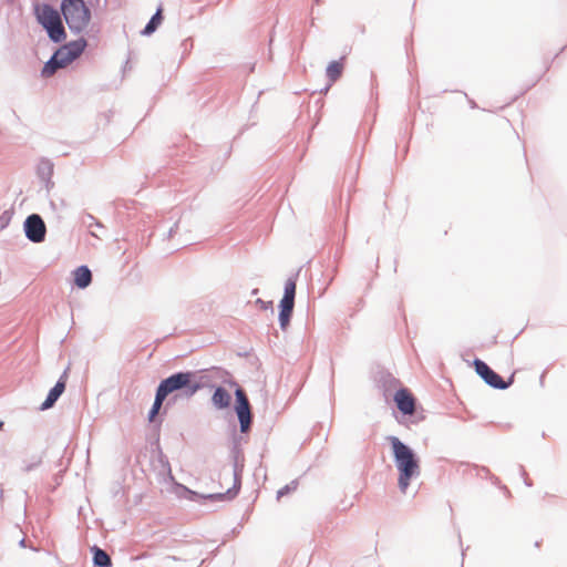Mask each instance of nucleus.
I'll list each match as a JSON object with an SVG mask.
<instances>
[{
	"label": "nucleus",
	"mask_w": 567,
	"mask_h": 567,
	"mask_svg": "<svg viewBox=\"0 0 567 567\" xmlns=\"http://www.w3.org/2000/svg\"><path fill=\"white\" fill-rule=\"evenodd\" d=\"M386 441L392 450L393 462L399 472L398 485L405 493L413 478L421 474L420 457L415 451L398 436L389 435Z\"/></svg>",
	"instance_id": "obj_1"
},
{
	"label": "nucleus",
	"mask_w": 567,
	"mask_h": 567,
	"mask_svg": "<svg viewBox=\"0 0 567 567\" xmlns=\"http://www.w3.org/2000/svg\"><path fill=\"white\" fill-rule=\"evenodd\" d=\"M61 12L73 32L84 31L91 21V11L84 0H62Z\"/></svg>",
	"instance_id": "obj_2"
},
{
	"label": "nucleus",
	"mask_w": 567,
	"mask_h": 567,
	"mask_svg": "<svg viewBox=\"0 0 567 567\" xmlns=\"http://www.w3.org/2000/svg\"><path fill=\"white\" fill-rule=\"evenodd\" d=\"M37 18L42 27L47 30L49 37L54 42L65 39V31L61 21L60 13L48 4L37 8Z\"/></svg>",
	"instance_id": "obj_3"
},
{
	"label": "nucleus",
	"mask_w": 567,
	"mask_h": 567,
	"mask_svg": "<svg viewBox=\"0 0 567 567\" xmlns=\"http://www.w3.org/2000/svg\"><path fill=\"white\" fill-rule=\"evenodd\" d=\"M473 365L475 372L480 378L491 388L496 390H506L513 383L515 379V374L512 373L511 377L505 381L497 372H495L485 361L475 358L473 361Z\"/></svg>",
	"instance_id": "obj_4"
},
{
	"label": "nucleus",
	"mask_w": 567,
	"mask_h": 567,
	"mask_svg": "<svg viewBox=\"0 0 567 567\" xmlns=\"http://www.w3.org/2000/svg\"><path fill=\"white\" fill-rule=\"evenodd\" d=\"M193 373L190 372H179L171 375L169 378L163 380L158 388L157 392L161 393L164 398L168 394L177 391L179 389L188 388L189 394H194L198 389V384H192Z\"/></svg>",
	"instance_id": "obj_5"
},
{
	"label": "nucleus",
	"mask_w": 567,
	"mask_h": 567,
	"mask_svg": "<svg viewBox=\"0 0 567 567\" xmlns=\"http://www.w3.org/2000/svg\"><path fill=\"white\" fill-rule=\"evenodd\" d=\"M86 40L80 38L75 41L62 45L54 54L60 60V64L68 66L78 59L86 48Z\"/></svg>",
	"instance_id": "obj_6"
},
{
	"label": "nucleus",
	"mask_w": 567,
	"mask_h": 567,
	"mask_svg": "<svg viewBox=\"0 0 567 567\" xmlns=\"http://www.w3.org/2000/svg\"><path fill=\"white\" fill-rule=\"evenodd\" d=\"M25 236L33 243H42L45 237V224L42 218L37 215H30L24 221Z\"/></svg>",
	"instance_id": "obj_7"
},
{
	"label": "nucleus",
	"mask_w": 567,
	"mask_h": 567,
	"mask_svg": "<svg viewBox=\"0 0 567 567\" xmlns=\"http://www.w3.org/2000/svg\"><path fill=\"white\" fill-rule=\"evenodd\" d=\"M398 410L403 415H412L415 411V399L406 388H400L393 394Z\"/></svg>",
	"instance_id": "obj_8"
},
{
	"label": "nucleus",
	"mask_w": 567,
	"mask_h": 567,
	"mask_svg": "<svg viewBox=\"0 0 567 567\" xmlns=\"http://www.w3.org/2000/svg\"><path fill=\"white\" fill-rule=\"evenodd\" d=\"M375 381L385 400L399 390L400 381L388 371H379Z\"/></svg>",
	"instance_id": "obj_9"
},
{
	"label": "nucleus",
	"mask_w": 567,
	"mask_h": 567,
	"mask_svg": "<svg viewBox=\"0 0 567 567\" xmlns=\"http://www.w3.org/2000/svg\"><path fill=\"white\" fill-rule=\"evenodd\" d=\"M66 380H68V374H66V372H64L61 375V378L59 379V381L56 382V384L50 390L47 399L44 400V402L41 405L42 410H48L54 405V403L58 401V399L62 395V393L65 390Z\"/></svg>",
	"instance_id": "obj_10"
},
{
	"label": "nucleus",
	"mask_w": 567,
	"mask_h": 567,
	"mask_svg": "<svg viewBox=\"0 0 567 567\" xmlns=\"http://www.w3.org/2000/svg\"><path fill=\"white\" fill-rule=\"evenodd\" d=\"M236 396L238 400V405L236 406L238 419L240 422L241 432L248 431V400L246 398L245 391L243 389H238L236 391Z\"/></svg>",
	"instance_id": "obj_11"
},
{
	"label": "nucleus",
	"mask_w": 567,
	"mask_h": 567,
	"mask_svg": "<svg viewBox=\"0 0 567 567\" xmlns=\"http://www.w3.org/2000/svg\"><path fill=\"white\" fill-rule=\"evenodd\" d=\"M297 276H291L286 280L280 305L295 306Z\"/></svg>",
	"instance_id": "obj_12"
},
{
	"label": "nucleus",
	"mask_w": 567,
	"mask_h": 567,
	"mask_svg": "<svg viewBox=\"0 0 567 567\" xmlns=\"http://www.w3.org/2000/svg\"><path fill=\"white\" fill-rule=\"evenodd\" d=\"M73 278L75 286L83 289L91 284L92 274L86 266H81L73 271Z\"/></svg>",
	"instance_id": "obj_13"
},
{
	"label": "nucleus",
	"mask_w": 567,
	"mask_h": 567,
	"mask_svg": "<svg viewBox=\"0 0 567 567\" xmlns=\"http://www.w3.org/2000/svg\"><path fill=\"white\" fill-rule=\"evenodd\" d=\"M295 306L280 305L279 303V315L278 321L282 331H286L290 324V320L292 318Z\"/></svg>",
	"instance_id": "obj_14"
},
{
	"label": "nucleus",
	"mask_w": 567,
	"mask_h": 567,
	"mask_svg": "<svg viewBox=\"0 0 567 567\" xmlns=\"http://www.w3.org/2000/svg\"><path fill=\"white\" fill-rule=\"evenodd\" d=\"M342 71H343V64H342V61L339 60H334V61H331L327 69H326V74L329 79V81L331 83L336 82L337 80H339L342 75Z\"/></svg>",
	"instance_id": "obj_15"
},
{
	"label": "nucleus",
	"mask_w": 567,
	"mask_h": 567,
	"mask_svg": "<svg viewBox=\"0 0 567 567\" xmlns=\"http://www.w3.org/2000/svg\"><path fill=\"white\" fill-rule=\"evenodd\" d=\"M92 551H93V561H94L95 566L110 567L112 565L111 558L106 551H104L103 549H101L96 546L92 547Z\"/></svg>",
	"instance_id": "obj_16"
},
{
	"label": "nucleus",
	"mask_w": 567,
	"mask_h": 567,
	"mask_svg": "<svg viewBox=\"0 0 567 567\" xmlns=\"http://www.w3.org/2000/svg\"><path fill=\"white\" fill-rule=\"evenodd\" d=\"M254 383L257 392L255 401L259 400L261 405L266 408L268 394L267 391L264 389L265 380L262 378V373L257 374V378L255 379Z\"/></svg>",
	"instance_id": "obj_17"
},
{
	"label": "nucleus",
	"mask_w": 567,
	"mask_h": 567,
	"mask_svg": "<svg viewBox=\"0 0 567 567\" xmlns=\"http://www.w3.org/2000/svg\"><path fill=\"white\" fill-rule=\"evenodd\" d=\"M213 402L217 408H226L230 403V395L225 389L217 388L213 395Z\"/></svg>",
	"instance_id": "obj_18"
},
{
	"label": "nucleus",
	"mask_w": 567,
	"mask_h": 567,
	"mask_svg": "<svg viewBox=\"0 0 567 567\" xmlns=\"http://www.w3.org/2000/svg\"><path fill=\"white\" fill-rule=\"evenodd\" d=\"M65 68L64 65L60 64V60L55 58V54L52 55V58L44 64L41 74L44 78L52 76L58 69Z\"/></svg>",
	"instance_id": "obj_19"
},
{
	"label": "nucleus",
	"mask_w": 567,
	"mask_h": 567,
	"mask_svg": "<svg viewBox=\"0 0 567 567\" xmlns=\"http://www.w3.org/2000/svg\"><path fill=\"white\" fill-rule=\"evenodd\" d=\"M163 9L159 7L156 11V13L152 17L150 22L146 24L145 29L143 30V34H152L162 23L163 16H162Z\"/></svg>",
	"instance_id": "obj_20"
},
{
	"label": "nucleus",
	"mask_w": 567,
	"mask_h": 567,
	"mask_svg": "<svg viewBox=\"0 0 567 567\" xmlns=\"http://www.w3.org/2000/svg\"><path fill=\"white\" fill-rule=\"evenodd\" d=\"M165 399H166V398H164L161 393H158V392L156 391L155 401H154V404H153V406H152V409H151V411H150V415H148V420H150L151 422H153V421H154V419H155L156 414L158 413V411H159V409H161V406H162V404H163V401H164Z\"/></svg>",
	"instance_id": "obj_21"
},
{
	"label": "nucleus",
	"mask_w": 567,
	"mask_h": 567,
	"mask_svg": "<svg viewBox=\"0 0 567 567\" xmlns=\"http://www.w3.org/2000/svg\"><path fill=\"white\" fill-rule=\"evenodd\" d=\"M298 484H299L298 480H293L290 483H288L287 485H285L284 487L279 488L277 492V498L280 499L284 496H287V495L291 494L292 492H295L298 487Z\"/></svg>",
	"instance_id": "obj_22"
},
{
	"label": "nucleus",
	"mask_w": 567,
	"mask_h": 567,
	"mask_svg": "<svg viewBox=\"0 0 567 567\" xmlns=\"http://www.w3.org/2000/svg\"><path fill=\"white\" fill-rule=\"evenodd\" d=\"M255 305L257 307H259L261 310H270V313L274 316V307H272V301H266L261 298H257L255 300Z\"/></svg>",
	"instance_id": "obj_23"
},
{
	"label": "nucleus",
	"mask_w": 567,
	"mask_h": 567,
	"mask_svg": "<svg viewBox=\"0 0 567 567\" xmlns=\"http://www.w3.org/2000/svg\"><path fill=\"white\" fill-rule=\"evenodd\" d=\"M476 468L478 471L477 475H482L483 474L484 477H486V478L491 477L492 473H491L488 467H486V466H476Z\"/></svg>",
	"instance_id": "obj_24"
},
{
	"label": "nucleus",
	"mask_w": 567,
	"mask_h": 567,
	"mask_svg": "<svg viewBox=\"0 0 567 567\" xmlns=\"http://www.w3.org/2000/svg\"><path fill=\"white\" fill-rule=\"evenodd\" d=\"M41 463V457H37L32 464H27L24 466V471H31L32 468L37 467Z\"/></svg>",
	"instance_id": "obj_25"
},
{
	"label": "nucleus",
	"mask_w": 567,
	"mask_h": 567,
	"mask_svg": "<svg viewBox=\"0 0 567 567\" xmlns=\"http://www.w3.org/2000/svg\"><path fill=\"white\" fill-rule=\"evenodd\" d=\"M519 471H520L522 476L524 477L525 484L527 486H532V482L528 478H526V471H525V468L523 466H519Z\"/></svg>",
	"instance_id": "obj_26"
},
{
	"label": "nucleus",
	"mask_w": 567,
	"mask_h": 567,
	"mask_svg": "<svg viewBox=\"0 0 567 567\" xmlns=\"http://www.w3.org/2000/svg\"><path fill=\"white\" fill-rule=\"evenodd\" d=\"M249 364H250V368H252V367L258 368L259 360H258L257 358H252V355L250 354V361H249Z\"/></svg>",
	"instance_id": "obj_27"
},
{
	"label": "nucleus",
	"mask_w": 567,
	"mask_h": 567,
	"mask_svg": "<svg viewBox=\"0 0 567 567\" xmlns=\"http://www.w3.org/2000/svg\"><path fill=\"white\" fill-rule=\"evenodd\" d=\"M488 480H491V482H492L494 485H496V486H498V485H499V483H501L499 478H498L497 476L493 475V474L491 475V477H489Z\"/></svg>",
	"instance_id": "obj_28"
},
{
	"label": "nucleus",
	"mask_w": 567,
	"mask_h": 567,
	"mask_svg": "<svg viewBox=\"0 0 567 567\" xmlns=\"http://www.w3.org/2000/svg\"><path fill=\"white\" fill-rule=\"evenodd\" d=\"M227 494H230V489H227L225 493L224 492L216 493L215 495L218 496V497H221V496L227 495Z\"/></svg>",
	"instance_id": "obj_29"
},
{
	"label": "nucleus",
	"mask_w": 567,
	"mask_h": 567,
	"mask_svg": "<svg viewBox=\"0 0 567 567\" xmlns=\"http://www.w3.org/2000/svg\"><path fill=\"white\" fill-rule=\"evenodd\" d=\"M330 86H331V82L327 86H324L320 92L326 94L329 91Z\"/></svg>",
	"instance_id": "obj_30"
},
{
	"label": "nucleus",
	"mask_w": 567,
	"mask_h": 567,
	"mask_svg": "<svg viewBox=\"0 0 567 567\" xmlns=\"http://www.w3.org/2000/svg\"><path fill=\"white\" fill-rule=\"evenodd\" d=\"M501 489L504 491L506 495H511L509 489L505 485L501 486Z\"/></svg>",
	"instance_id": "obj_31"
},
{
	"label": "nucleus",
	"mask_w": 567,
	"mask_h": 567,
	"mask_svg": "<svg viewBox=\"0 0 567 567\" xmlns=\"http://www.w3.org/2000/svg\"><path fill=\"white\" fill-rule=\"evenodd\" d=\"M258 288H255L252 290H250V296H256L258 293Z\"/></svg>",
	"instance_id": "obj_32"
},
{
	"label": "nucleus",
	"mask_w": 567,
	"mask_h": 567,
	"mask_svg": "<svg viewBox=\"0 0 567 567\" xmlns=\"http://www.w3.org/2000/svg\"><path fill=\"white\" fill-rule=\"evenodd\" d=\"M470 104L472 109L476 107V103L473 100H470Z\"/></svg>",
	"instance_id": "obj_33"
},
{
	"label": "nucleus",
	"mask_w": 567,
	"mask_h": 567,
	"mask_svg": "<svg viewBox=\"0 0 567 567\" xmlns=\"http://www.w3.org/2000/svg\"><path fill=\"white\" fill-rule=\"evenodd\" d=\"M252 419H254V415H252V411L250 410V416H249L250 425L252 424Z\"/></svg>",
	"instance_id": "obj_34"
},
{
	"label": "nucleus",
	"mask_w": 567,
	"mask_h": 567,
	"mask_svg": "<svg viewBox=\"0 0 567 567\" xmlns=\"http://www.w3.org/2000/svg\"><path fill=\"white\" fill-rule=\"evenodd\" d=\"M254 69H255V65L250 64V68H249L250 73L254 72Z\"/></svg>",
	"instance_id": "obj_35"
},
{
	"label": "nucleus",
	"mask_w": 567,
	"mask_h": 567,
	"mask_svg": "<svg viewBox=\"0 0 567 567\" xmlns=\"http://www.w3.org/2000/svg\"><path fill=\"white\" fill-rule=\"evenodd\" d=\"M544 377H545V372L542 374L540 377V382L543 383L544 382Z\"/></svg>",
	"instance_id": "obj_36"
},
{
	"label": "nucleus",
	"mask_w": 567,
	"mask_h": 567,
	"mask_svg": "<svg viewBox=\"0 0 567 567\" xmlns=\"http://www.w3.org/2000/svg\"><path fill=\"white\" fill-rule=\"evenodd\" d=\"M259 473H258V470H256V472L254 473V476H258Z\"/></svg>",
	"instance_id": "obj_37"
},
{
	"label": "nucleus",
	"mask_w": 567,
	"mask_h": 567,
	"mask_svg": "<svg viewBox=\"0 0 567 567\" xmlns=\"http://www.w3.org/2000/svg\"><path fill=\"white\" fill-rule=\"evenodd\" d=\"M2 426H3V422H2V421H0V430L2 429Z\"/></svg>",
	"instance_id": "obj_38"
}]
</instances>
